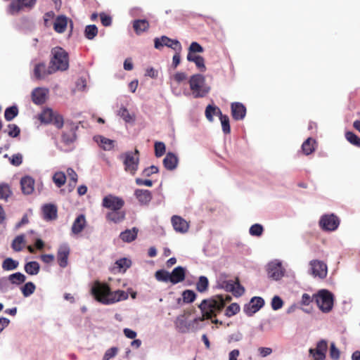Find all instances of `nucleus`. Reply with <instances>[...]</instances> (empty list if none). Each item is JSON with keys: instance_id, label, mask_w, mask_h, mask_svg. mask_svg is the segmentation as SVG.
Returning a JSON list of instances; mask_svg holds the SVG:
<instances>
[{"instance_id": "nucleus-52", "label": "nucleus", "mask_w": 360, "mask_h": 360, "mask_svg": "<svg viewBox=\"0 0 360 360\" xmlns=\"http://www.w3.org/2000/svg\"><path fill=\"white\" fill-rule=\"evenodd\" d=\"M118 352H119V349L117 347H112L108 349L105 351L102 360H110V359L114 358L115 356H117V354H118Z\"/></svg>"}, {"instance_id": "nucleus-43", "label": "nucleus", "mask_w": 360, "mask_h": 360, "mask_svg": "<svg viewBox=\"0 0 360 360\" xmlns=\"http://www.w3.org/2000/svg\"><path fill=\"white\" fill-rule=\"evenodd\" d=\"M36 286L32 282H27L21 288V292L24 297H27L34 292Z\"/></svg>"}, {"instance_id": "nucleus-9", "label": "nucleus", "mask_w": 360, "mask_h": 360, "mask_svg": "<svg viewBox=\"0 0 360 360\" xmlns=\"http://www.w3.org/2000/svg\"><path fill=\"white\" fill-rule=\"evenodd\" d=\"M340 224V220L338 217L333 214L323 215L319 221L321 228L327 231H333L338 229Z\"/></svg>"}, {"instance_id": "nucleus-27", "label": "nucleus", "mask_w": 360, "mask_h": 360, "mask_svg": "<svg viewBox=\"0 0 360 360\" xmlns=\"http://www.w3.org/2000/svg\"><path fill=\"white\" fill-rule=\"evenodd\" d=\"M138 229L132 228L131 229H127L120 234V239L126 243H131L137 237Z\"/></svg>"}, {"instance_id": "nucleus-47", "label": "nucleus", "mask_w": 360, "mask_h": 360, "mask_svg": "<svg viewBox=\"0 0 360 360\" xmlns=\"http://www.w3.org/2000/svg\"><path fill=\"white\" fill-rule=\"evenodd\" d=\"M264 232V228L260 224H255L252 225L249 229V233L252 236L259 237Z\"/></svg>"}, {"instance_id": "nucleus-62", "label": "nucleus", "mask_w": 360, "mask_h": 360, "mask_svg": "<svg viewBox=\"0 0 360 360\" xmlns=\"http://www.w3.org/2000/svg\"><path fill=\"white\" fill-rule=\"evenodd\" d=\"M158 171H159V169H158V167H156L155 165H152L150 167H148L144 169L142 172V175L143 176L148 177V176H150L153 174L158 173Z\"/></svg>"}, {"instance_id": "nucleus-32", "label": "nucleus", "mask_w": 360, "mask_h": 360, "mask_svg": "<svg viewBox=\"0 0 360 360\" xmlns=\"http://www.w3.org/2000/svg\"><path fill=\"white\" fill-rule=\"evenodd\" d=\"M24 269L29 275L34 276L39 272L40 266L37 262H29L25 264Z\"/></svg>"}, {"instance_id": "nucleus-29", "label": "nucleus", "mask_w": 360, "mask_h": 360, "mask_svg": "<svg viewBox=\"0 0 360 360\" xmlns=\"http://www.w3.org/2000/svg\"><path fill=\"white\" fill-rule=\"evenodd\" d=\"M133 27L137 34H141L149 28V22L146 20H136L133 22Z\"/></svg>"}, {"instance_id": "nucleus-18", "label": "nucleus", "mask_w": 360, "mask_h": 360, "mask_svg": "<svg viewBox=\"0 0 360 360\" xmlns=\"http://www.w3.org/2000/svg\"><path fill=\"white\" fill-rule=\"evenodd\" d=\"M169 274L170 283L172 285H175L184 281L186 277V269L179 266L175 267Z\"/></svg>"}, {"instance_id": "nucleus-25", "label": "nucleus", "mask_w": 360, "mask_h": 360, "mask_svg": "<svg viewBox=\"0 0 360 360\" xmlns=\"http://www.w3.org/2000/svg\"><path fill=\"white\" fill-rule=\"evenodd\" d=\"M125 212L121 210L110 211L106 214V219L115 224H119L125 218Z\"/></svg>"}, {"instance_id": "nucleus-15", "label": "nucleus", "mask_w": 360, "mask_h": 360, "mask_svg": "<svg viewBox=\"0 0 360 360\" xmlns=\"http://www.w3.org/2000/svg\"><path fill=\"white\" fill-rule=\"evenodd\" d=\"M267 271L269 277L275 281L281 279L284 274L281 262L277 260L273 261L268 264Z\"/></svg>"}, {"instance_id": "nucleus-28", "label": "nucleus", "mask_w": 360, "mask_h": 360, "mask_svg": "<svg viewBox=\"0 0 360 360\" xmlns=\"http://www.w3.org/2000/svg\"><path fill=\"white\" fill-rule=\"evenodd\" d=\"M42 212L46 220H53L57 217V209L53 205H45L42 208Z\"/></svg>"}, {"instance_id": "nucleus-14", "label": "nucleus", "mask_w": 360, "mask_h": 360, "mask_svg": "<svg viewBox=\"0 0 360 360\" xmlns=\"http://www.w3.org/2000/svg\"><path fill=\"white\" fill-rule=\"evenodd\" d=\"M264 304V301L262 297H254L248 304L244 306L243 311L249 316H252L257 312Z\"/></svg>"}, {"instance_id": "nucleus-40", "label": "nucleus", "mask_w": 360, "mask_h": 360, "mask_svg": "<svg viewBox=\"0 0 360 360\" xmlns=\"http://www.w3.org/2000/svg\"><path fill=\"white\" fill-rule=\"evenodd\" d=\"M52 179L56 186L60 188L66 182V176L63 172H57L53 174Z\"/></svg>"}, {"instance_id": "nucleus-8", "label": "nucleus", "mask_w": 360, "mask_h": 360, "mask_svg": "<svg viewBox=\"0 0 360 360\" xmlns=\"http://www.w3.org/2000/svg\"><path fill=\"white\" fill-rule=\"evenodd\" d=\"M37 0H15L13 1L8 7V13L11 15H15L21 11H26L32 9Z\"/></svg>"}, {"instance_id": "nucleus-63", "label": "nucleus", "mask_w": 360, "mask_h": 360, "mask_svg": "<svg viewBox=\"0 0 360 360\" xmlns=\"http://www.w3.org/2000/svg\"><path fill=\"white\" fill-rule=\"evenodd\" d=\"M8 134L11 137H16L20 134V129L19 127L15 124H8Z\"/></svg>"}, {"instance_id": "nucleus-51", "label": "nucleus", "mask_w": 360, "mask_h": 360, "mask_svg": "<svg viewBox=\"0 0 360 360\" xmlns=\"http://www.w3.org/2000/svg\"><path fill=\"white\" fill-rule=\"evenodd\" d=\"M196 297V294L191 290H186L182 293V298L184 302L191 303L193 302Z\"/></svg>"}, {"instance_id": "nucleus-36", "label": "nucleus", "mask_w": 360, "mask_h": 360, "mask_svg": "<svg viewBox=\"0 0 360 360\" xmlns=\"http://www.w3.org/2000/svg\"><path fill=\"white\" fill-rule=\"evenodd\" d=\"M316 141L311 138H308L302 145V149L305 155L311 154L315 149Z\"/></svg>"}, {"instance_id": "nucleus-41", "label": "nucleus", "mask_w": 360, "mask_h": 360, "mask_svg": "<svg viewBox=\"0 0 360 360\" xmlns=\"http://www.w3.org/2000/svg\"><path fill=\"white\" fill-rule=\"evenodd\" d=\"M118 115L127 123H133L135 120L134 115L130 114L126 108H121Z\"/></svg>"}, {"instance_id": "nucleus-13", "label": "nucleus", "mask_w": 360, "mask_h": 360, "mask_svg": "<svg viewBox=\"0 0 360 360\" xmlns=\"http://www.w3.org/2000/svg\"><path fill=\"white\" fill-rule=\"evenodd\" d=\"M310 271L311 274L314 277L319 278H324L327 276V266L326 264L319 260H312L310 262Z\"/></svg>"}, {"instance_id": "nucleus-10", "label": "nucleus", "mask_w": 360, "mask_h": 360, "mask_svg": "<svg viewBox=\"0 0 360 360\" xmlns=\"http://www.w3.org/2000/svg\"><path fill=\"white\" fill-rule=\"evenodd\" d=\"M124 205V200L118 196L109 194L105 195L102 200V206L110 211L121 210Z\"/></svg>"}, {"instance_id": "nucleus-16", "label": "nucleus", "mask_w": 360, "mask_h": 360, "mask_svg": "<svg viewBox=\"0 0 360 360\" xmlns=\"http://www.w3.org/2000/svg\"><path fill=\"white\" fill-rule=\"evenodd\" d=\"M174 229L179 233H186L189 229V224L182 217L174 215L171 219Z\"/></svg>"}, {"instance_id": "nucleus-46", "label": "nucleus", "mask_w": 360, "mask_h": 360, "mask_svg": "<svg viewBox=\"0 0 360 360\" xmlns=\"http://www.w3.org/2000/svg\"><path fill=\"white\" fill-rule=\"evenodd\" d=\"M11 193L12 192L8 184L5 183L0 184V199L6 200Z\"/></svg>"}, {"instance_id": "nucleus-19", "label": "nucleus", "mask_w": 360, "mask_h": 360, "mask_svg": "<svg viewBox=\"0 0 360 360\" xmlns=\"http://www.w3.org/2000/svg\"><path fill=\"white\" fill-rule=\"evenodd\" d=\"M34 179L30 176H25L20 180L21 190L23 194L30 195L34 190Z\"/></svg>"}, {"instance_id": "nucleus-2", "label": "nucleus", "mask_w": 360, "mask_h": 360, "mask_svg": "<svg viewBox=\"0 0 360 360\" xmlns=\"http://www.w3.org/2000/svg\"><path fill=\"white\" fill-rule=\"evenodd\" d=\"M91 293L98 302L110 305L115 302L126 300L129 295L124 290L112 291L110 287L99 281H96L91 288Z\"/></svg>"}, {"instance_id": "nucleus-7", "label": "nucleus", "mask_w": 360, "mask_h": 360, "mask_svg": "<svg viewBox=\"0 0 360 360\" xmlns=\"http://www.w3.org/2000/svg\"><path fill=\"white\" fill-rule=\"evenodd\" d=\"M39 120L43 123L52 124L58 129L64 125L63 116L50 108H46L41 112Z\"/></svg>"}, {"instance_id": "nucleus-55", "label": "nucleus", "mask_w": 360, "mask_h": 360, "mask_svg": "<svg viewBox=\"0 0 360 360\" xmlns=\"http://www.w3.org/2000/svg\"><path fill=\"white\" fill-rule=\"evenodd\" d=\"M155 156L160 158L165 153V144L163 142L158 141L155 143Z\"/></svg>"}, {"instance_id": "nucleus-48", "label": "nucleus", "mask_w": 360, "mask_h": 360, "mask_svg": "<svg viewBox=\"0 0 360 360\" xmlns=\"http://www.w3.org/2000/svg\"><path fill=\"white\" fill-rule=\"evenodd\" d=\"M18 113V110L16 106H11L6 109L4 117L7 121H11L15 118Z\"/></svg>"}, {"instance_id": "nucleus-3", "label": "nucleus", "mask_w": 360, "mask_h": 360, "mask_svg": "<svg viewBox=\"0 0 360 360\" xmlns=\"http://www.w3.org/2000/svg\"><path fill=\"white\" fill-rule=\"evenodd\" d=\"M189 85L193 98H203L210 91V87L206 84L205 78L200 74H195L191 77Z\"/></svg>"}, {"instance_id": "nucleus-59", "label": "nucleus", "mask_w": 360, "mask_h": 360, "mask_svg": "<svg viewBox=\"0 0 360 360\" xmlns=\"http://www.w3.org/2000/svg\"><path fill=\"white\" fill-rule=\"evenodd\" d=\"M330 356L333 360H338L340 359V351L336 347L335 343L332 342L330 347Z\"/></svg>"}, {"instance_id": "nucleus-50", "label": "nucleus", "mask_w": 360, "mask_h": 360, "mask_svg": "<svg viewBox=\"0 0 360 360\" xmlns=\"http://www.w3.org/2000/svg\"><path fill=\"white\" fill-rule=\"evenodd\" d=\"M11 281L8 277L0 278V292L5 293L11 290Z\"/></svg>"}, {"instance_id": "nucleus-44", "label": "nucleus", "mask_w": 360, "mask_h": 360, "mask_svg": "<svg viewBox=\"0 0 360 360\" xmlns=\"http://www.w3.org/2000/svg\"><path fill=\"white\" fill-rule=\"evenodd\" d=\"M209 281L206 276H201L196 283V289L200 292H205L208 288Z\"/></svg>"}, {"instance_id": "nucleus-22", "label": "nucleus", "mask_w": 360, "mask_h": 360, "mask_svg": "<svg viewBox=\"0 0 360 360\" xmlns=\"http://www.w3.org/2000/svg\"><path fill=\"white\" fill-rule=\"evenodd\" d=\"M179 163L178 157L173 153H167L163 159V165L165 167L170 171L175 169Z\"/></svg>"}, {"instance_id": "nucleus-12", "label": "nucleus", "mask_w": 360, "mask_h": 360, "mask_svg": "<svg viewBox=\"0 0 360 360\" xmlns=\"http://www.w3.org/2000/svg\"><path fill=\"white\" fill-rule=\"evenodd\" d=\"M70 253V248L68 243L60 244L57 251V261L61 268H65L68 265V257Z\"/></svg>"}, {"instance_id": "nucleus-34", "label": "nucleus", "mask_w": 360, "mask_h": 360, "mask_svg": "<svg viewBox=\"0 0 360 360\" xmlns=\"http://www.w3.org/2000/svg\"><path fill=\"white\" fill-rule=\"evenodd\" d=\"M19 262L11 257L5 259L2 262V269L4 271H13L18 267Z\"/></svg>"}, {"instance_id": "nucleus-26", "label": "nucleus", "mask_w": 360, "mask_h": 360, "mask_svg": "<svg viewBox=\"0 0 360 360\" xmlns=\"http://www.w3.org/2000/svg\"><path fill=\"white\" fill-rule=\"evenodd\" d=\"M86 225L85 217L83 214L79 215L74 221L72 226V233L73 234H78L82 231Z\"/></svg>"}, {"instance_id": "nucleus-20", "label": "nucleus", "mask_w": 360, "mask_h": 360, "mask_svg": "<svg viewBox=\"0 0 360 360\" xmlns=\"http://www.w3.org/2000/svg\"><path fill=\"white\" fill-rule=\"evenodd\" d=\"M53 72L51 66L46 68L44 63L37 64L34 68V75L38 79H44L47 75L53 74Z\"/></svg>"}, {"instance_id": "nucleus-11", "label": "nucleus", "mask_w": 360, "mask_h": 360, "mask_svg": "<svg viewBox=\"0 0 360 360\" xmlns=\"http://www.w3.org/2000/svg\"><path fill=\"white\" fill-rule=\"evenodd\" d=\"M328 349V342L326 340H321L316 343V348H310L309 354L314 360H325Z\"/></svg>"}, {"instance_id": "nucleus-57", "label": "nucleus", "mask_w": 360, "mask_h": 360, "mask_svg": "<svg viewBox=\"0 0 360 360\" xmlns=\"http://www.w3.org/2000/svg\"><path fill=\"white\" fill-rule=\"evenodd\" d=\"M283 305L282 299L278 296H274L271 300V307L274 310L280 309Z\"/></svg>"}, {"instance_id": "nucleus-64", "label": "nucleus", "mask_w": 360, "mask_h": 360, "mask_svg": "<svg viewBox=\"0 0 360 360\" xmlns=\"http://www.w3.org/2000/svg\"><path fill=\"white\" fill-rule=\"evenodd\" d=\"M214 105H208L206 107L205 112L206 118L211 122H213V120H214V119H213V115H214Z\"/></svg>"}, {"instance_id": "nucleus-23", "label": "nucleus", "mask_w": 360, "mask_h": 360, "mask_svg": "<svg viewBox=\"0 0 360 360\" xmlns=\"http://www.w3.org/2000/svg\"><path fill=\"white\" fill-rule=\"evenodd\" d=\"M134 195L139 203L143 205H148L152 199L151 192L148 190L136 189L134 191Z\"/></svg>"}, {"instance_id": "nucleus-54", "label": "nucleus", "mask_w": 360, "mask_h": 360, "mask_svg": "<svg viewBox=\"0 0 360 360\" xmlns=\"http://www.w3.org/2000/svg\"><path fill=\"white\" fill-rule=\"evenodd\" d=\"M240 311V307L236 303H232L230 304L225 311V315L228 317H231L236 314Z\"/></svg>"}, {"instance_id": "nucleus-35", "label": "nucleus", "mask_w": 360, "mask_h": 360, "mask_svg": "<svg viewBox=\"0 0 360 360\" xmlns=\"http://www.w3.org/2000/svg\"><path fill=\"white\" fill-rule=\"evenodd\" d=\"M131 262L127 258H122L117 260L115 263L114 269H117L119 271L124 272L128 268L130 267Z\"/></svg>"}, {"instance_id": "nucleus-53", "label": "nucleus", "mask_w": 360, "mask_h": 360, "mask_svg": "<svg viewBox=\"0 0 360 360\" xmlns=\"http://www.w3.org/2000/svg\"><path fill=\"white\" fill-rule=\"evenodd\" d=\"M231 280H223L221 278H219L217 281V287L220 289H223L225 291L228 292L229 290H231Z\"/></svg>"}, {"instance_id": "nucleus-60", "label": "nucleus", "mask_w": 360, "mask_h": 360, "mask_svg": "<svg viewBox=\"0 0 360 360\" xmlns=\"http://www.w3.org/2000/svg\"><path fill=\"white\" fill-rule=\"evenodd\" d=\"M203 51L202 46L198 42H192L188 48V53H202Z\"/></svg>"}, {"instance_id": "nucleus-31", "label": "nucleus", "mask_w": 360, "mask_h": 360, "mask_svg": "<svg viewBox=\"0 0 360 360\" xmlns=\"http://www.w3.org/2000/svg\"><path fill=\"white\" fill-rule=\"evenodd\" d=\"M172 41V39L166 37V36H162L161 37L155 38L154 39V47L156 49H161L163 46H167L169 48L173 47L170 43Z\"/></svg>"}, {"instance_id": "nucleus-58", "label": "nucleus", "mask_w": 360, "mask_h": 360, "mask_svg": "<svg viewBox=\"0 0 360 360\" xmlns=\"http://www.w3.org/2000/svg\"><path fill=\"white\" fill-rule=\"evenodd\" d=\"M220 122L221 124L222 131L224 134H229L231 129L229 125V118L226 115L225 117H221L220 119Z\"/></svg>"}, {"instance_id": "nucleus-1", "label": "nucleus", "mask_w": 360, "mask_h": 360, "mask_svg": "<svg viewBox=\"0 0 360 360\" xmlns=\"http://www.w3.org/2000/svg\"><path fill=\"white\" fill-rule=\"evenodd\" d=\"M231 300L229 295H215L210 299L203 300L199 308L202 311V317L196 318L192 321L188 322L184 316H179L176 318L175 325L179 332L185 333L189 332L191 330L194 329V324L198 321H203L204 319H212V322L214 323H220L218 319H212L216 317L217 314L220 313L225 307L226 302H230Z\"/></svg>"}, {"instance_id": "nucleus-33", "label": "nucleus", "mask_w": 360, "mask_h": 360, "mask_svg": "<svg viewBox=\"0 0 360 360\" xmlns=\"http://www.w3.org/2000/svg\"><path fill=\"white\" fill-rule=\"evenodd\" d=\"M63 141L66 144L73 143L76 139L75 128L74 126H70L68 131H64L62 136Z\"/></svg>"}, {"instance_id": "nucleus-42", "label": "nucleus", "mask_w": 360, "mask_h": 360, "mask_svg": "<svg viewBox=\"0 0 360 360\" xmlns=\"http://www.w3.org/2000/svg\"><path fill=\"white\" fill-rule=\"evenodd\" d=\"M155 277L160 282H170V274L164 269L157 271L155 274Z\"/></svg>"}, {"instance_id": "nucleus-4", "label": "nucleus", "mask_w": 360, "mask_h": 360, "mask_svg": "<svg viewBox=\"0 0 360 360\" xmlns=\"http://www.w3.org/2000/svg\"><path fill=\"white\" fill-rule=\"evenodd\" d=\"M52 58L50 66L53 72L66 70L69 67L68 53L60 47H55L51 51Z\"/></svg>"}, {"instance_id": "nucleus-6", "label": "nucleus", "mask_w": 360, "mask_h": 360, "mask_svg": "<svg viewBox=\"0 0 360 360\" xmlns=\"http://www.w3.org/2000/svg\"><path fill=\"white\" fill-rule=\"evenodd\" d=\"M139 152L137 149H136L134 152L128 151L122 155L124 170L131 175L135 174L138 170L139 164Z\"/></svg>"}, {"instance_id": "nucleus-24", "label": "nucleus", "mask_w": 360, "mask_h": 360, "mask_svg": "<svg viewBox=\"0 0 360 360\" xmlns=\"http://www.w3.org/2000/svg\"><path fill=\"white\" fill-rule=\"evenodd\" d=\"M94 141L104 150H110L115 146V141L101 135L94 137Z\"/></svg>"}, {"instance_id": "nucleus-5", "label": "nucleus", "mask_w": 360, "mask_h": 360, "mask_svg": "<svg viewBox=\"0 0 360 360\" xmlns=\"http://www.w3.org/2000/svg\"><path fill=\"white\" fill-rule=\"evenodd\" d=\"M319 308L324 313L331 311L333 306V295L327 290H321L314 295Z\"/></svg>"}, {"instance_id": "nucleus-30", "label": "nucleus", "mask_w": 360, "mask_h": 360, "mask_svg": "<svg viewBox=\"0 0 360 360\" xmlns=\"http://www.w3.org/2000/svg\"><path fill=\"white\" fill-rule=\"evenodd\" d=\"M68 18L65 16H58L54 22V30L58 33H63L67 27Z\"/></svg>"}, {"instance_id": "nucleus-49", "label": "nucleus", "mask_w": 360, "mask_h": 360, "mask_svg": "<svg viewBox=\"0 0 360 360\" xmlns=\"http://www.w3.org/2000/svg\"><path fill=\"white\" fill-rule=\"evenodd\" d=\"M346 139L352 145L360 148V138L352 131L345 134Z\"/></svg>"}, {"instance_id": "nucleus-37", "label": "nucleus", "mask_w": 360, "mask_h": 360, "mask_svg": "<svg viewBox=\"0 0 360 360\" xmlns=\"http://www.w3.org/2000/svg\"><path fill=\"white\" fill-rule=\"evenodd\" d=\"M11 283L19 285L23 283L26 280V276L20 273L16 272L8 276Z\"/></svg>"}, {"instance_id": "nucleus-56", "label": "nucleus", "mask_w": 360, "mask_h": 360, "mask_svg": "<svg viewBox=\"0 0 360 360\" xmlns=\"http://www.w3.org/2000/svg\"><path fill=\"white\" fill-rule=\"evenodd\" d=\"M243 335L240 331H236L229 335L227 338V342L229 343L236 342L242 340Z\"/></svg>"}, {"instance_id": "nucleus-38", "label": "nucleus", "mask_w": 360, "mask_h": 360, "mask_svg": "<svg viewBox=\"0 0 360 360\" xmlns=\"http://www.w3.org/2000/svg\"><path fill=\"white\" fill-rule=\"evenodd\" d=\"M231 290L228 292H232L236 297H240L245 292V288L239 283L238 279L236 281H232Z\"/></svg>"}, {"instance_id": "nucleus-45", "label": "nucleus", "mask_w": 360, "mask_h": 360, "mask_svg": "<svg viewBox=\"0 0 360 360\" xmlns=\"http://www.w3.org/2000/svg\"><path fill=\"white\" fill-rule=\"evenodd\" d=\"M98 34V28L94 25H87L85 27L84 34L88 39H93Z\"/></svg>"}, {"instance_id": "nucleus-21", "label": "nucleus", "mask_w": 360, "mask_h": 360, "mask_svg": "<svg viewBox=\"0 0 360 360\" xmlns=\"http://www.w3.org/2000/svg\"><path fill=\"white\" fill-rule=\"evenodd\" d=\"M231 114L236 120H243L246 115V108L243 104L239 102L232 103L231 105Z\"/></svg>"}, {"instance_id": "nucleus-39", "label": "nucleus", "mask_w": 360, "mask_h": 360, "mask_svg": "<svg viewBox=\"0 0 360 360\" xmlns=\"http://www.w3.org/2000/svg\"><path fill=\"white\" fill-rule=\"evenodd\" d=\"M25 242V236L19 235L13 240L11 247L15 252H20L22 250Z\"/></svg>"}, {"instance_id": "nucleus-17", "label": "nucleus", "mask_w": 360, "mask_h": 360, "mask_svg": "<svg viewBox=\"0 0 360 360\" xmlns=\"http://www.w3.org/2000/svg\"><path fill=\"white\" fill-rule=\"evenodd\" d=\"M49 90L46 88L37 87L32 92V101L37 105H41L45 103Z\"/></svg>"}, {"instance_id": "nucleus-61", "label": "nucleus", "mask_w": 360, "mask_h": 360, "mask_svg": "<svg viewBox=\"0 0 360 360\" xmlns=\"http://www.w3.org/2000/svg\"><path fill=\"white\" fill-rule=\"evenodd\" d=\"M11 164L14 166H19L22 162V155L20 153L15 154L12 157L9 158Z\"/></svg>"}]
</instances>
